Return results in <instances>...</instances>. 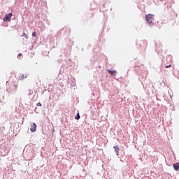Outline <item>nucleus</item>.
I'll list each match as a JSON object with an SVG mask.
<instances>
[{
    "instance_id": "f257e3e1",
    "label": "nucleus",
    "mask_w": 179,
    "mask_h": 179,
    "mask_svg": "<svg viewBox=\"0 0 179 179\" xmlns=\"http://www.w3.org/2000/svg\"><path fill=\"white\" fill-rule=\"evenodd\" d=\"M145 20L150 26H153L155 23V15L153 14H148L145 15Z\"/></svg>"
},
{
    "instance_id": "f03ea898",
    "label": "nucleus",
    "mask_w": 179,
    "mask_h": 179,
    "mask_svg": "<svg viewBox=\"0 0 179 179\" xmlns=\"http://www.w3.org/2000/svg\"><path fill=\"white\" fill-rule=\"evenodd\" d=\"M12 17V13L6 14L3 18V22H10Z\"/></svg>"
},
{
    "instance_id": "7ed1b4c3",
    "label": "nucleus",
    "mask_w": 179,
    "mask_h": 179,
    "mask_svg": "<svg viewBox=\"0 0 179 179\" xmlns=\"http://www.w3.org/2000/svg\"><path fill=\"white\" fill-rule=\"evenodd\" d=\"M30 131L31 132H36L37 131V124H36V123L31 124Z\"/></svg>"
},
{
    "instance_id": "20e7f679",
    "label": "nucleus",
    "mask_w": 179,
    "mask_h": 179,
    "mask_svg": "<svg viewBox=\"0 0 179 179\" xmlns=\"http://www.w3.org/2000/svg\"><path fill=\"white\" fill-rule=\"evenodd\" d=\"M173 167L174 170H176V171H178V170H179V162L173 164Z\"/></svg>"
},
{
    "instance_id": "39448f33",
    "label": "nucleus",
    "mask_w": 179,
    "mask_h": 179,
    "mask_svg": "<svg viewBox=\"0 0 179 179\" xmlns=\"http://www.w3.org/2000/svg\"><path fill=\"white\" fill-rule=\"evenodd\" d=\"M113 148L115 149V152L117 154V156H118L120 154V147H118V145H115L113 147Z\"/></svg>"
},
{
    "instance_id": "423d86ee",
    "label": "nucleus",
    "mask_w": 179,
    "mask_h": 179,
    "mask_svg": "<svg viewBox=\"0 0 179 179\" xmlns=\"http://www.w3.org/2000/svg\"><path fill=\"white\" fill-rule=\"evenodd\" d=\"M108 73H110V75L114 76H115V75L117 74V71H115V70H113V71L108 70Z\"/></svg>"
},
{
    "instance_id": "0eeeda50",
    "label": "nucleus",
    "mask_w": 179,
    "mask_h": 179,
    "mask_svg": "<svg viewBox=\"0 0 179 179\" xmlns=\"http://www.w3.org/2000/svg\"><path fill=\"white\" fill-rule=\"evenodd\" d=\"M22 37H25V38L27 40L29 38V36L26 34V33H23L22 35Z\"/></svg>"
},
{
    "instance_id": "6e6552de",
    "label": "nucleus",
    "mask_w": 179,
    "mask_h": 179,
    "mask_svg": "<svg viewBox=\"0 0 179 179\" xmlns=\"http://www.w3.org/2000/svg\"><path fill=\"white\" fill-rule=\"evenodd\" d=\"M75 119L76 120H80V115H79V113H78V114L75 117Z\"/></svg>"
},
{
    "instance_id": "1a4fd4ad",
    "label": "nucleus",
    "mask_w": 179,
    "mask_h": 179,
    "mask_svg": "<svg viewBox=\"0 0 179 179\" xmlns=\"http://www.w3.org/2000/svg\"><path fill=\"white\" fill-rule=\"evenodd\" d=\"M141 44H145V45H148V42L146 41H142Z\"/></svg>"
},
{
    "instance_id": "9d476101",
    "label": "nucleus",
    "mask_w": 179,
    "mask_h": 179,
    "mask_svg": "<svg viewBox=\"0 0 179 179\" xmlns=\"http://www.w3.org/2000/svg\"><path fill=\"white\" fill-rule=\"evenodd\" d=\"M13 87H14L15 90H16L17 89V85H16V84L13 85Z\"/></svg>"
},
{
    "instance_id": "9b49d317",
    "label": "nucleus",
    "mask_w": 179,
    "mask_h": 179,
    "mask_svg": "<svg viewBox=\"0 0 179 179\" xmlns=\"http://www.w3.org/2000/svg\"><path fill=\"white\" fill-rule=\"evenodd\" d=\"M36 106L38 107H41L42 105H41V103L38 102V103H36Z\"/></svg>"
},
{
    "instance_id": "f8f14e48",
    "label": "nucleus",
    "mask_w": 179,
    "mask_h": 179,
    "mask_svg": "<svg viewBox=\"0 0 179 179\" xmlns=\"http://www.w3.org/2000/svg\"><path fill=\"white\" fill-rule=\"evenodd\" d=\"M32 36H33V37H36V31H34V32L32 33Z\"/></svg>"
},
{
    "instance_id": "ddd939ff",
    "label": "nucleus",
    "mask_w": 179,
    "mask_h": 179,
    "mask_svg": "<svg viewBox=\"0 0 179 179\" xmlns=\"http://www.w3.org/2000/svg\"><path fill=\"white\" fill-rule=\"evenodd\" d=\"M171 66V64H169V66H166V68H170Z\"/></svg>"
},
{
    "instance_id": "4468645a",
    "label": "nucleus",
    "mask_w": 179,
    "mask_h": 179,
    "mask_svg": "<svg viewBox=\"0 0 179 179\" xmlns=\"http://www.w3.org/2000/svg\"><path fill=\"white\" fill-rule=\"evenodd\" d=\"M18 57H22V53H20V54L18 55Z\"/></svg>"
},
{
    "instance_id": "2eb2a0df",
    "label": "nucleus",
    "mask_w": 179,
    "mask_h": 179,
    "mask_svg": "<svg viewBox=\"0 0 179 179\" xmlns=\"http://www.w3.org/2000/svg\"><path fill=\"white\" fill-rule=\"evenodd\" d=\"M158 44H159V43H156V47H157H157H158V46H157V45H158Z\"/></svg>"
},
{
    "instance_id": "dca6fc26",
    "label": "nucleus",
    "mask_w": 179,
    "mask_h": 179,
    "mask_svg": "<svg viewBox=\"0 0 179 179\" xmlns=\"http://www.w3.org/2000/svg\"><path fill=\"white\" fill-rule=\"evenodd\" d=\"M0 103H1V99H0Z\"/></svg>"
}]
</instances>
